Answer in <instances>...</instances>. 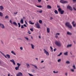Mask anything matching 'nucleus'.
Instances as JSON below:
<instances>
[{
    "label": "nucleus",
    "mask_w": 76,
    "mask_h": 76,
    "mask_svg": "<svg viewBox=\"0 0 76 76\" xmlns=\"http://www.w3.org/2000/svg\"><path fill=\"white\" fill-rule=\"evenodd\" d=\"M53 72L54 73H55V74H56L58 73V71L56 72L55 71H53Z\"/></svg>",
    "instance_id": "obj_29"
},
{
    "label": "nucleus",
    "mask_w": 76,
    "mask_h": 76,
    "mask_svg": "<svg viewBox=\"0 0 76 76\" xmlns=\"http://www.w3.org/2000/svg\"><path fill=\"white\" fill-rule=\"evenodd\" d=\"M73 42H74L75 44H76V42H75L74 41H73Z\"/></svg>",
    "instance_id": "obj_64"
},
{
    "label": "nucleus",
    "mask_w": 76,
    "mask_h": 76,
    "mask_svg": "<svg viewBox=\"0 0 76 76\" xmlns=\"http://www.w3.org/2000/svg\"><path fill=\"white\" fill-rule=\"evenodd\" d=\"M60 3H62V4H64L67 3V1L64 0H60Z\"/></svg>",
    "instance_id": "obj_7"
},
{
    "label": "nucleus",
    "mask_w": 76,
    "mask_h": 76,
    "mask_svg": "<svg viewBox=\"0 0 76 76\" xmlns=\"http://www.w3.org/2000/svg\"><path fill=\"white\" fill-rule=\"evenodd\" d=\"M0 10H3V9H4V7H3V6H0Z\"/></svg>",
    "instance_id": "obj_18"
},
{
    "label": "nucleus",
    "mask_w": 76,
    "mask_h": 76,
    "mask_svg": "<svg viewBox=\"0 0 76 76\" xmlns=\"http://www.w3.org/2000/svg\"><path fill=\"white\" fill-rule=\"evenodd\" d=\"M64 55H67V52H66V53H64Z\"/></svg>",
    "instance_id": "obj_49"
},
{
    "label": "nucleus",
    "mask_w": 76,
    "mask_h": 76,
    "mask_svg": "<svg viewBox=\"0 0 76 76\" xmlns=\"http://www.w3.org/2000/svg\"><path fill=\"white\" fill-rule=\"evenodd\" d=\"M73 67L74 69H76V66H75V65H74L73 66Z\"/></svg>",
    "instance_id": "obj_38"
},
{
    "label": "nucleus",
    "mask_w": 76,
    "mask_h": 76,
    "mask_svg": "<svg viewBox=\"0 0 76 76\" xmlns=\"http://www.w3.org/2000/svg\"><path fill=\"white\" fill-rule=\"evenodd\" d=\"M13 24L15 25L16 26H18V24L16 23V22H13Z\"/></svg>",
    "instance_id": "obj_11"
},
{
    "label": "nucleus",
    "mask_w": 76,
    "mask_h": 76,
    "mask_svg": "<svg viewBox=\"0 0 76 76\" xmlns=\"http://www.w3.org/2000/svg\"><path fill=\"white\" fill-rule=\"evenodd\" d=\"M67 34L68 35H72V33L69 32V31L67 32Z\"/></svg>",
    "instance_id": "obj_12"
},
{
    "label": "nucleus",
    "mask_w": 76,
    "mask_h": 76,
    "mask_svg": "<svg viewBox=\"0 0 76 76\" xmlns=\"http://www.w3.org/2000/svg\"><path fill=\"white\" fill-rule=\"evenodd\" d=\"M57 7L58 8H60V6H57Z\"/></svg>",
    "instance_id": "obj_59"
},
{
    "label": "nucleus",
    "mask_w": 76,
    "mask_h": 76,
    "mask_svg": "<svg viewBox=\"0 0 76 76\" xmlns=\"http://www.w3.org/2000/svg\"><path fill=\"white\" fill-rule=\"evenodd\" d=\"M3 13L2 12H0V16H3Z\"/></svg>",
    "instance_id": "obj_30"
},
{
    "label": "nucleus",
    "mask_w": 76,
    "mask_h": 76,
    "mask_svg": "<svg viewBox=\"0 0 76 76\" xmlns=\"http://www.w3.org/2000/svg\"><path fill=\"white\" fill-rule=\"evenodd\" d=\"M44 63V61H42L41 62V63Z\"/></svg>",
    "instance_id": "obj_55"
},
{
    "label": "nucleus",
    "mask_w": 76,
    "mask_h": 76,
    "mask_svg": "<svg viewBox=\"0 0 76 76\" xmlns=\"http://www.w3.org/2000/svg\"><path fill=\"white\" fill-rule=\"evenodd\" d=\"M74 23H75V21H73L72 22V25L74 27H75V26L76 25V23H75V24H74Z\"/></svg>",
    "instance_id": "obj_13"
},
{
    "label": "nucleus",
    "mask_w": 76,
    "mask_h": 76,
    "mask_svg": "<svg viewBox=\"0 0 76 76\" xmlns=\"http://www.w3.org/2000/svg\"><path fill=\"white\" fill-rule=\"evenodd\" d=\"M70 62L69 61H67V64H70Z\"/></svg>",
    "instance_id": "obj_36"
},
{
    "label": "nucleus",
    "mask_w": 76,
    "mask_h": 76,
    "mask_svg": "<svg viewBox=\"0 0 76 76\" xmlns=\"http://www.w3.org/2000/svg\"><path fill=\"white\" fill-rule=\"evenodd\" d=\"M19 66H17V67H15V69L16 70H19Z\"/></svg>",
    "instance_id": "obj_21"
},
{
    "label": "nucleus",
    "mask_w": 76,
    "mask_h": 76,
    "mask_svg": "<svg viewBox=\"0 0 76 76\" xmlns=\"http://www.w3.org/2000/svg\"><path fill=\"white\" fill-rule=\"evenodd\" d=\"M61 54H62V53L61 52L59 55H58V56H60Z\"/></svg>",
    "instance_id": "obj_37"
},
{
    "label": "nucleus",
    "mask_w": 76,
    "mask_h": 76,
    "mask_svg": "<svg viewBox=\"0 0 76 76\" xmlns=\"http://www.w3.org/2000/svg\"><path fill=\"white\" fill-rule=\"evenodd\" d=\"M50 49H51V50H50V51H51L52 52H53V48H52L51 46H50Z\"/></svg>",
    "instance_id": "obj_26"
},
{
    "label": "nucleus",
    "mask_w": 76,
    "mask_h": 76,
    "mask_svg": "<svg viewBox=\"0 0 76 76\" xmlns=\"http://www.w3.org/2000/svg\"><path fill=\"white\" fill-rule=\"evenodd\" d=\"M11 52V53H12V54H14V55H16V53L12 51Z\"/></svg>",
    "instance_id": "obj_31"
},
{
    "label": "nucleus",
    "mask_w": 76,
    "mask_h": 76,
    "mask_svg": "<svg viewBox=\"0 0 76 76\" xmlns=\"http://www.w3.org/2000/svg\"><path fill=\"white\" fill-rule=\"evenodd\" d=\"M61 61V59H59L58 60V62H60Z\"/></svg>",
    "instance_id": "obj_41"
},
{
    "label": "nucleus",
    "mask_w": 76,
    "mask_h": 76,
    "mask_svg": "<svg viewBox=\"0 0 76 76\" xmlns=\"http://www.w3.org/2000/svg\"><path fill=\"white\" fill-rule=\"evenodd\" d=\"M50 29L49 28H47V32L48 33H50Z\"/></svg>",
    "instance_id": "obj_14"
},
{
    "label": "nucleus",
    "mask_w": 76,
    "mask_h": 76,
    "mask_svg": "<svg viewBox=\"0 0 76 76\" xmlns=\"http://www.w3.org/2000/svg\"><path fill=\"white\" fill-rule=\"evenodd\" d=\"M31 46L32 49H34V45L32 44H31Z\"/></svg>",
    "instance_id": "obj_23"
},
{
    "label": "nucleus",
    "mask_w": 76,
    "mask_h": 76,
    "mask_svg": "<svg viewBox=\"0 0 76 76\" xmlns=\"http://www.w3.org/2000/svg\"><path fill=\"white\" fill-rule=\"evenodd\" d=\"M24 27L23 26V25H21V28H23Z\"/></svg>",
    "instance_id": "obj_52"
},
{
    "label": "nucleus",
    "mask_w": 76,
    "mask_h": 76,
    "mask_svg": "<svg viewBox=\"0 0 76 76\" xmlns=\"http://www.w3.org/2000/svg\"><path fill=\"white\" fill-rule=\"evenodd\" d=\"M73 9H74L75 10H76V9H75V7H73Z\"/></svg>",
    "instance_id": "obj_57"
},
{
    "label": "nucleus",
    "mask_w": 76,
    "mask_h": 76,
    "mask_svg": "<svg viewBox=\"0 0 76 76\" xmlns=\"http://www.w3.org/2000/svg\"><path fill=\"white\" fill-rule=\"evenodd\" d=\"M39 13H41L42 12V10H41L40 11H39Z\"/></svg>",
    "instance_id": "obj_40"
},
{
    "label": "nucleus",
    "mask_w": 76,
    "mask_h": 76,
    "mask_svg": "<svg viewBox=\"0 0 76 76\" xmlns=\"http://www.w3.org/2000/svg\"><path fill=\"white\" fill-rule=\"evenodd\" d=\"M57 50V49L56 48H55L54 49L53 51H56Z\"/></svg>",
    "instance_id": "obj_51"
},
{
    "label": "nucleus",
    "mask_w": 76,
    "mask_h": 76,
    "mask_svg": "<svg viewBox=\"0 0 76 76\" xmlns=\"http://www.w3.org/2000/svg\"><path fill=\"white\" fill-rule=\"evenodd\" d=\"M28 75H29V76H34L33 75H32L31 74H30L29 73H28Z\"/></svg>",
    "instance_id": "obj_45"
},
{
    "label": "nucleus",
    "mask_w": 76,
    "mask_h": 76,
    "mask_svg": "<svg viewBox=\"0 0 76 76\" xmlns=\"http://www.w3.org/2000/svg\"><path fill=\"white\" fill-rule=\"evenodd\" d=\"M17 65H18V67H19L20 66L21 64L19 63H17Z\"/></svg>",
    "instance_id": "obj_32"
},
{
    "label": "nucleus",
    "mask_w": 76,
    "mask_h": 76,
    "mask_svg": "<svg viewBox=\"0 0 76 76\" xmlns=\"http://www.w3.org/2000/svg\"><path fill=\"white\" fill-rule=\"evenodd\" d=\"M39 38H40V39L41 38V36H39Z\"/></svg>",
    "instance_id": "obj_60"
},
{
    "label": "nucleus",
    "mask_w": 76,
    "mask_h": 76,
    "mask_svg": "<svg viewBox=\"0 0 76 76\" xmlns=\"http://www.w3.org/2000/svg\"><path fill=\"white\" fill-rule=\"evenodd\" d=\"M29 23L31 24V25H34V23H32L31 21H29Z\"/></svg>",
    "instance_id": "obj_20"
},
{
    "label": "nucleus",
    "mask_w": 76,
    "mask_h": 76,
    "mask_svg": "<svg viewBox=\"0 0 76 76\" xmlns=\"http://www.w3.org/2000/svg\"><path fill=\"white\" fill-rule=\"evenodd\" d=\"M38 1L39 2V3H40V2L41 1V0H38Z\"/></svg>",
    "instance_id": "obj_50"
},
{
    "label": "nucleus",
    "mask_w": 76,
    "mask_h": 76,
    "mask_svg": "<svg viewBox=\"0 0 76 76\" xmlns=\"http://www.w3.org/2000/svg\"><path fill=\"white\" fill-rule=\"evenodd\" d=\"M18 13V12H14V15H16Z\"/></svg>",
    "instance_id": "obj_53"
},
{
    "label": "nucleus",
    "mask_w": 76,
    "mask_h": 76,
    "mask_svg": "<svg viewBox=\"0 0 76 76\" xmlns=\"http://www.w3.org/2000/svg\"><path fill=\"white\" fill-rule=\"evenodd\" d=\"M36 6L37 7H39V8H41L42 7V6L41 5L38 6V5H36Z\"/></svg>",
    "instance_id": "obj_33"
},
{
    "label": "nucleus",
    "mask_w": 76,
    "mask_h": 76,
    "mask_svg": "<svg viewBox=\"0 0 76 76\" xmlns=\"http://www.w3.org/2000/svg\"><path fill=\"white\" fill-rule=\"evenodd\" d=\"M73 1L74 3H75V2H76V0H73Z\"/></svg>",
    "instance_id": "obj_54"
},
{
    "label": "nucleus",
    "mask_w": 76,
    "mask_h": 76,
    "mask_svg": "<svg viewBox=\"0 0 76 76\" xmlns=\"http://www.w3.org/2000/svg\"><path fill=\"white\" fill-rule=\"evenodd\" d=\"M10 61L11 62H12L14 65H15V61L13 59H12L11 60H10Z\"/></svg>",
    "instance_id": "obj_10"
},
{
    "label": "nucleus",
    "mask_w": 76,
    "mask_h": 76,
    "mask_svg": "<svg viewBox=\"0 0 76 76\" xmlns=\"http://www.w3.org/2000/svg\"><path fill=\"white\" fill-rule=\"evenodd\" d=\"M23 26H25V27H27L26 25V24H24L23 25Z\"/></svg>",
    "instance_id": "obj_48"
},
{
    "label": "nucleus",
    "mask_w": 76,
    "mask_h": 76,
    "mask_svg": "<svg viewBox=\"0 0 76 76\" xmlns=\"http://www.w3.org/2000/svg\"><path fill=\"white\" fill-rule=\"evenodd\" d=\"M20 22L22 23V24H23V18H21L20 21Z\"/></svg>",
    "instance_id": "obj_16"
},
{
    "label": "nucleus",
    "mask_w": 76,
    "mask_h": 76,
    "mask_svg": "<svg viewBox=\"0 0 76 76\" xmlns=\"http://www.w3.org/2000/svg\"><path fill=\"white\" fill-rule=\"evenodd\" d=\"M32 66H34V67H35L36 69H37L38 67H37V66H36V65H32Z\"/></svg>",
    "instance_id": "obj_27"
},
{
    "label": "nucleus",
    "mask_w": 76,
    "mask_h": 76,
    "mask_svg": "<svg viewBox=\"0 0 76 76\" xmlns=\"http://www.w3.org/2000/svg\"><path fill=\"white\" fill-rule=\"evenodd\" d=\"M20 49H21V50H23V48L22 47H20Z\"/></svg>",
    "instance_id": "obj_46"
},
{
    "label": "nucleus",
    "mask_w": 76,
    "mask_h": 76,
    "mask_svg": "<svg viewBox=\"0 0 76 76\" xmlns=\"http://www.w3.org/2000/svg\"><path fill=\"white\" fill-rule=\"evenodd\" d=\"M26 66L28 69L30 67V66L29 65V64H26Z\"/></svg>",
    "instance_id": "obj_22"
},
{
    "label": "nucleus",
    "mask_w": 76,
    "mask_h": 76,
    "mask_svg": "<svg viewBox=\"0 0 76 76\" xmlns=\"http://www.w3.org/2000/svg\"><path fill=\"white\" fill-rule=\"evenodd\" d=\"M72 45V44L68 45H67V48H69V47H71Z\"/></svg>",
    "instance_id": "obj_19"
},
{
    "label": "nucleus",
    "mask_w": 76,
    "mask_h": 76,
    "mask_svg": "<svg viewBox=\"0 0 76 76\" xmlns=\"http://www.w3.org/2000/svg\"><path fill=\"white\" fill-rule=\"evenodd\" d=\"M22 75V73L20 72H19L17 74L16 76H21Z\"/></svg>",
    "instance_id": "obj_9"
},
{
    "label": "nucleus",
    "mask_w": 76,
    "mask_h": 76,
    "mask_svg": "<svg viewBox=\"0 0 76 76\" xmlns=\"http://www.w3.org/2000/svg\"><path fill=\"white\" fill-rule=\"evenodd\" d=\"M60 35V33H57L56 34V35L55 36L56 38H58V35Z\"/></svg>",
    "instance_id": "obj_17"
},
{
    "label": "nucleus",
    "mask_w": 76,
    "mask_h": 76,
    "mask_svg": "<svg viewBox=\"0 0 76 76\" xmlns=\"http://www.w3.org/2000/svg\"><path fill=\"white\" fill-rule=\"evenodd\" d=\"M24 38L27 40V41H28L29 40V38L26 37H25Z\"/></svg>",
    "instance_id": "obj_34"
},
{
    "label": "nucleus",
    "mask_w": 76,
    "mask_h": 76,
    "mask_svg": "<svg viewBox=\"0 0 76 76\" xmlns=\"http://www.w3.org/2000/svg\"><path fill=\"white\" fill-rule=\"evenodd\" d=\"M54 12L55 13V14H58V11L57 10H55L54 11Z\"/></svg>",
    "instance_id": "obj_24"
},
{
    "label": "nucleus",
    "mask_w": 76,
    "mask_h": 76,
    "mask_svg": "<svg viewBox=\"0 0 76 76\" xmlns=\"http://www.w3.org/2000/svg\"><path fill=\"white\" fill-rule=\"evenodd\" d=\"M25 22L26 25H28V23L26 22V21H25Z\"/></svg>",
    "instance_id": "obj_47"
},
{
    "label": "nucleus",
    "mask_w": 76,
    "mask_h": 76,
    "mask_svg": "<svg viewBox=\"0 0 76 76\" xmlns=\"http://www.w3.org/2000/svg\"><path fill=\"white\" fill-rule=\"evenodd\" d=\"M6 56L8 58H10V56L9 55L7 54Z\"/></svg>",
    "instance_id": "obj_25"
},
{
    "label": "nucleus",
    "mask_w": 76,
    "mask_h": 76,
    "mask_svg": "<svg viewBox=\"0 0 76 76\" xmlns=\"http://www.w3.org/2000/svg\"><path fill=\"white\" fill-rule=\"evenodd\" d=\"M10 23H11V24H13V23H12V21H11V20H10Z\"/></svg>",
    "instance_id": "obj_43"
},
{
    "label": "nucleus",
    "mask_w": 76,
    "mask_h": 76,
    "mask_svg": "<svg viewBox=\"0 0 76 76\" xmlns=\"http://www.w3.org/2000/svg\"><path fill=\"white\" fill-rule=\"evenodd\" d=\"M5 19H8V18H9V17H8V16L6 15L5 17Z\"/></svg>",
    "instance_id": "obj_39"
},
{
    "label": "nucleus",
    "mask_w": 76,
    "mask_h": 76,
    "mask_svg": "<svg viewBox=\"0 0 76 76\" xmlns=\"http://www.w3.org/2000/svg\"><path fill=\"white\" fill-rule=\"evenodd\" d=\"M67 8L69 9V10H71V11H72V10H73V9H72V8L70 6H69V5H68L67 6Z\"/></svg>",
    "instance_id": "obj_8"
},
{
    "label": "nucleus",
    "mask_w": 76,
    "mask_h": 76,
    "mask_svg": "<svg viewBox=\"0 0 76 76\" xmlns=\"http://www.w3.org/2000/svg\"><path fill=\"white\" fill-rule=\"evenodd\" d=\"M58 11L60 13L61 15H63L64 13V10H61V8H59L58 9Z\"/></svg>",
    "instance_id": "obj_4"
},
{
    "label": "nucleus",
    "mask_w": 76,
    "mask_h": 76,
    "mask_svg": "<svg viewBox=\"0 0 76 76\" xmlns=\"http://www.w3.org/2000/svg\"><path fill=\"white\" fill-rule=\"evenodd\" d=\"M43 51H44V52L45 54H46L47 56H49V53H48V51H47V50H45V49H44L43 50Z\"/></svg>",
    "instance_id": "obj_5"
},
{
    "label": "nucleus",
    "mask_w": 76,
    "mask_h": 76,
    "mask_svg": "<svg viewBox=\"0 0 76 76\" xmlns=\"http://www.w3.org/2000/svg\"><path fill=\"white\" fill-rule=\"evenodd\" d=\"M35 59H36V60H37V61H38V58H36Z\"/></svg>",
    "instance_id": "obj_56"
},
{
    "label": "nucleus",
    "mask_w": 76,
    "mask_h": 76,
    "mask_svg": "<svg viewBox=\"0 0 76 76\" xmlns=\"http://www.w3.org/2000/svg\"><path fill=\"white\" fill-rule=\"evenodd\" d=\"M39 23L41 24L42 23V21L41 20H39Z\"/></svg>",
    "instance_id": "obj_28"
},
{
    "label": "nucleus",
    "mask_w": 76,
    "mask_h": 76,
    "mask_svg": "<svg viewBox=\"0 0 76 76\" xmlns=\"http://www.w3.org/2000/svg\"><path fill=\"white\" fill-rule=\"evenodd\" d=\"M1 42L2 43V44H3V41L1 40Z\"/></svg>",
    "instance_id": "obj_61"
},
{
    "label": "nucleus",
    "mask_w": 76,
    "mask_h": 76,
    "mask_svg": "<svg viewBox=\"0 0 76 76\" xmlns=\"http://www.w3.org/2000/svg\"><path fill=\"white\" fill-rule=\"evenodd\" d=\"M0 27L2 29H4L5 28V26L4 25V24L0 23Z\"/></svg>",
    "instance_id": "obj_6"
},
{
    "label": "nucleus",
    "mask_w": 76,
    "mask_h": 76,
    "mask_svg": "<svg viewBox=\"0 0 76 76\" xmlns=\"http://www.w3.org/2000/svg\"><path fill=\"white\" fill-rule=\"evenodd\" d=\"M67 26L69 29H72V26H71L70 23L68 22H67Z\"/></svg>",
    "instance_id": "obj_3"
},
{
    "label": "nucleus",
    "mask_w": 76,
    "mask_h": 76,
    "mask_svg": "<svg viewBox=\"0 0 76 76\" xmlns=\"http://www.w3.org/2000/svg\"><path fill=\"white\" fill-rule=\"evenodd\" d=\"M18 28L20 27V23H18Z\"/></svg>",
    "instance_id": "obj_35"
},
{
    "label": "nucleus",
    "mask_w": 76,
    "mask_h": 76,
    "mask_svg": "<svg viewBox=\"0 0 76 76\" xmlns=\"http://www.w3.org/2000/svg\"><path fill=\"white\" fill-rule=\"evenodd\" d=\"M71 70L72 72H75V70H74L73 69H71Z\"/></svg>",
    "instance_id": "obj_44"
},
{
    "label": "nucleus",
    "mask_w": 76,
    "mask_h": 76,
    "mask_svg": "<svg viewBox=\"0 0 76 76\" xmlns=\"http://www.w3.org/2000/svg\"><path fill=\"white\" fill-rule=\"evenodd\" d=\"M47 9H51V7L50 6V5H48L47 6Z\"/></svg>",
    "instance_id": "obj_15"
},
{
    "label": "nucleus",
    "mask_w": 76,
    "mask_h": 76,
    "mask_svg": "<svg viewBox=\"0 0 76 76\" xmlns=\"http://www.w3.org/2000/svg\"><path fill=\"white\" fill-rule=\"evenodd\" d=\"M30 31H32V32H33V28H31L30 29Z\"/></svg>",
    "instance_id": "obj_42"
},
{
    "label": "nucleus",
    "mask_w": 76,
    "mask_h": 76,
    "mask_svg": "<svg viewBox=\"0 0 76 76\" xmlns=\"http://www.w3.org/2000/svg\"><path fill=\"white\" fill-rule=\"evenodd\" d=\"M4 57H5V58H7V56H6V55H4Z\"/></svg>",
    "instance_id": "obj_63"
},
{
    "label": "nucleus",
    "mask_w": 76,
    "mask_h": 76,
    "mask_svg": "<svg viewBox=\"0 0 76 76\" xmlns=\"http://www.w3.org/2000/svg\"><path fill=\"white\" fill-rule=\"evenodd\" d=\"M50 20H52V19H53V18L52 17H50Z\"/></svg>",
    "instance_id": "obj_58"
},
{
    "label": "nucleus",
    "mask_w": 76,
    "mask_h": 76,
    "mask_svg": "<svg viewBox=\"0 0 76 76\" xmlns=\"http://www.w3.org/2000/svg\"><path fill=\"white\" fill-rule=\"evenodd\" d=\"M35 26L37 28H39L40 29L41 28V26H40V25H39V23H38V22H36L35 23Z\"/></svg>",
    "instance_id": "obj_1"
},
{
    "label": "nucleus",
    "mask_w": 76,
    "mask_h": 76,
    "mask_svg": "<svg viewBox=\"0 0 76 76\" xmlns=\"http://www.w3.org/2000/svg\"><path fill=\"white\" fill-rule=\"evenodd\" d=\"M55 44L58 47H60L61 45V43L60 42L56 41L55 42Z\"/></svg>",
    "instance_id": "obj_2"
},
{
    "label": "nucleus",
    "mask_w": 76,
    "mask_h": 76,
    "mask_svg": "<svg viewBox=\"0 0 76 76\" xmlns=\"http://www.w3.org/2000/svg\"><path fill=\"white\" fill-rule=\"evenodd\" d=\"M65 25H66V26H67V23H65Z\"/></svg>",
    "instance_id": "obj_62"
}]
</instances>
